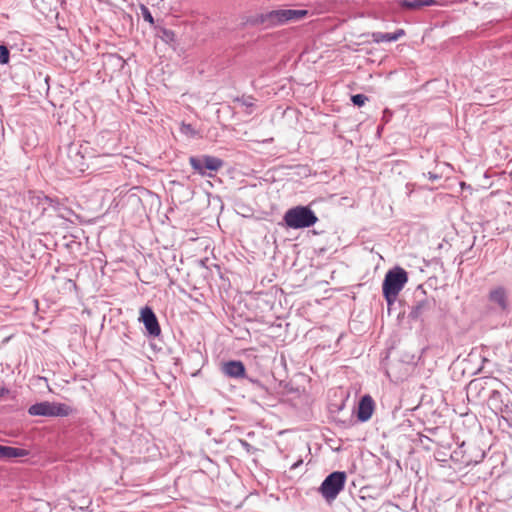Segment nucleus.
Instances as JSON below:
<instances>
[{"label":"nucleus","mask_w":512,"mask_h":512,"mask_svg":"<svg viewBox=\"0 0 512 512\" xmlns=\"http://www.w3.org/2000/svg\"><path fill=\"white\" fill-rule=\"evenodd\" d=\"M407 281L408 274L401 267H394L386 273L382 284V291L389 306L394 304L398 294L404 288Z\"/></svg>","instance_id":"1"},{"label":"nucleus","mask_w":512,"mask_h":512,"mask_svg":"<svg viewBox=\"0 0 512 512\" xmlns=\"http://www.w3.org/2000/svg\"><path fill=\"white\" fill-rule=\"evenodd\" d=\"M283 221L288 228L303 229L309 228L317 223L318 217L309 206H295L288 209Z\"/></svg>","instance_id":"2"},{"label":"nucleus","mask_w":512,"mask_h":512,"mask_svg":"<svg viewBox=\"0 0 512 512\" xmlns=\"http://www.w3.org/2000/svg\"><path fill=\"white\" fill-rule=\"evenodd\" d=\"M488 313L508 315L511 312V303L507 289L502 285L492 287L487 293Z\"/></svg>","instance_id":"3"},{"label":"nucleus","mask_w":512,"mask_h":512,"mask_svg":"<svg viewBox=\"0 0 512 512\" xmlns=\"http://www.w3.org/2000/svg\"><path fill=\"white\" fill-rule=\"evenodd\" d=\"M307 10L279 9L272 10L260 16V22L270 27L280 26L290 21L300 20L306 17Z\"/></svg>","instance_id":"4"},{"label":"nucleus","mask_w":512,"mask_h":512,"mask_svg":"<svg viewBox=\"0 0 512 512\" xmlns=\"http://www.w3.org/2000/svg\"><path fill=\"white\" fill-rule=\"evenodd\" d=\"M347 475L344 471H334L330 473L321 483L319 493L327 501H334L339 493L344 489Z\"/></svg>","instance_id":"5"},{"label":"nucleus","mask_w":512,"mask_h":512,"mask_svg":"<svg viewBox=\"0 0 512 512\" xmlns=\"http://www.w3.org/2000/svg\"><path fill=\"white\" fill-rule=\"evenodd\" d=\"M189 163L192 169L203 177H213V172H217L224 166L221 158L212 155L191 156Z\"/></svg>","instance_id":"6"},{"label":"nucleus","mask_w":512,"mask_h":512,"mask_svg":"<svg viewBox=\"0 0 512 512\" xmlns=\"http://www.w3.org/2000/svg\"><path fill=\"white\" fill-rule=\"evenodd\" d=\"M28 413L31 416L65 417L72 413V408L64 403L42 401L31 405Z\"/></svg>","instance_id":"7"},{"label":"nucleus","mask_w":512,"mask_h":512,"mask_svg":"<svg viewBox=\"0 0 512 512\" xmlns=\"http://www.w3.org/2000/svg\"><path fill=\"white\" fill-rule=\"evenodd\" d=\"M478 459H473L470 454L467 453V450H451L449 453V458H438V462L442 463V466H447L455 471L461 470L464 467L472 464L478 463L485 457V452L482 450Z\"/></svg>","instance_id":"8"},{"label":"nucleus","mask_w":512,"mask_h":512,"mask_svg":"<svg viewBox=\"0 0 512 512\" xmlns=\"http://www.w3.org/2000/svg\"><path fill=\"white\" fill-rule=\"evenodd\" d=\"M424 297L415 301L409 312V318L413 321H420L423 323L437 305L434 297H428L426 292L423 291Z\"/></svg>","instance_id":"9"},{"label":"nucleus","mask_w":512,"mask_h":512,"mask_svg":"<svg viewBox=\"0 0 512 512\" xmlns=\"http://www.w3.org/2000/svg\"><path fill=\"white\" fill-rule=\"evenodd\" d=\"M140 320L143 322L149 336L158 337L160 335L161 328L158 319L150 307L145 306L141 309Z\"/></svg>","instance_id":"10"},{"label":"nucleus","mask_w":512,"mask_h":512,"mask_svg":"<svg viewBox=\"0 0 512 512\" xmlns=\"http://www.w3.org/2000/svg\"><path fill=\"white\" fill-rule=\"evenodd\" d=\"M374 408L375 403L373 398L370 395H364L358 404L357 419L360 422L368 421L373 414Z\"/></svg>","instance_id":"11"},{"label":"nucleus","mask_w":512,"mask_h":512,"mask_svg":"<svg viewBox=\"0 0 512 512\" xmlns=\"http://www.w3.org/2000/svg\"><path fill=\"white\" fill-rule=\"evenodd\" d=\"M31 450H0V462L22 463L28 461Z\"/></svg>","instance_id":"12"},{"label":"nucleus","mask_w":512,"mask_h":512,"mask_svg":"<svg viewBox=\"0 0 512 512\" xmlns=\"http://www.w3.org/2000/svg\"><path fill=\"white\" fill-rule=\"evenodd\" d=\"M31 203L33 205L39 206L41 208L42 213L47 209L52 208L54 210H58L60 203L58 200L50 198L44 195L42 192L34 194L30 197Z\"/></svg>","instance_id":"13"},{"label":"nucleus","mask_w":512,"mask_h":512,"mask_svg":"<svg viewBox=\"0 0 512 512\" xmlns=\"http://www.w3.org/2000/svg\"><path fill=\"white\" fill-rule=\"evenodd\" d=\"M67 158L71 161V164H65L71 172L83 171L84 158L76 147H69Z\"/></svg>","instance_id":"14"},{"label":"nucleus","mask_w":512,"mask_h":512,"mask_svg":"<svg viewBox=\"0 0 512 512\" xmlns=\"http://www.w3.org/2000/svg\"><path fill=\"white\" fill-rule=\"evenodd\" d=\"M225 375L232 378H241L245 376V366L241 361L231 360L223 365Z\"/></svg>","instance_id":"15"},{"label":"nucleus","mask_w":512,"mask_h":512,"mask_svg":"<svg viewBox=\"0 0 512 512\" xmlns=\"http://www.w3.org/2000/svg\"><path fill=\"white\" fill-rule=\"evenodd\" d=\"M404 35H405V31L403 29H398L393 33L373 32L371 37H372L373 42L383 43V42H395Z\"/></svg>","instance_id":"16"},{"label":"nucleus","mask_w":512,"mask_h":512,"mask_svg":"<svg viewBox=\"0 0 512 512\" xmlns=\"http://www.w3.org/2000/svg\"><path fill=\"white\" fill-rule=\"evenodd\" d=\"M436 0H401L399 5L401 8L409 10H418L425 6L436 5Z\"/></svg>","instance_id":"17"},{"label":"nucleus","mask_w":512,"mask_h":512,"mask_svg":"<svg viewBox=\"0 0 512 512\" xmlns=\"http://www.w3.org/2000/svg\"><path fill=\"white\" fill-rule=\"evenodd\" d=\"M504 404L502 394L498 390H492L488 397L489 408L495 411H501V407Z\"/></svg>","instance_id":"18"},{"label":"nucleus","mask_w":512,"mask_h":512,"mask_svg":"<svg viewBox=\"0 0 512 512\" xmlns=\"http://www.w3.org/2000/svg\"><path fill=\"white\" fill-rule=\"evenodd\" d=\"M496 415H501L503 419L509 420L512 417V405L504 403L501 407V411H495Z\"/></svg>","instance_id":"19"},{"label":"nucleus","mask_w":512,"mask_h":512,"mask_svg":"<svg viewBox=\"0 0 512 512\" xmlns=\"http://www.w3.org/2000/svg\"><path fill=\"white\" fill-rule=\"evenodd\" d=\"M140 10H141V14H142V17L145 21H147L148 23H150L151 25H154V18L150 12V10L148 9L147 6H145L144 4H141L140 5Z\"/></svg>","instance_id":"20"},{"label":"nucleus","mask_w":512,"mask_h":512,"mask_svg":"<svg viewBox=\"0 0 512 512\" xmlns=\"http://www.w3.org/2000/svg\"><path fill=\"white\" fill-rule=\"evenodd\" d=\"M351 101L355 106L361 107L368 101V97L364 94H355L352 95Z\"/></svg>","instance_id":"21"},{"label":"nucleus","mask_w":512,"mask_h":512,"mask_svg":"<svg viewBox=\"0 0 512 512\" xmlns=\"http://www.w3.org/2000/svg\"><path fill=\"white\" fill-rule=\"evenodd\" d=\"M10 52L5 45H0V64H7L9 62Z\"/></svg>","instance_id":"22"},{"label":"nucleus","mask_w":512,"mask_h":512,"mask_svg":"<svg viewBox=\"0 0 512 512\" xmlns=\"http://www.w3.org/2000/svg\"><path fill=\"white\" fill-rule=\"evenodd\" d=\"M345 406L344 401H341L340 403H331L329 405V411L331 413H338L340 412Z\"/></svg>","instance_id":"23"},{"label":"nucleus","mask_w":512,"mask_h":512,"mask_svg":"<svg viewBox=\"0 0 512 512\" xmlns=\"http://www.w3.org/2000/svg\"><path fill=\"white\" fill-rule=\"evenodd\" d=\"M252 100H253L252 97H248V98L241 97V98L236 99L237 102L241 103L243 106H246L247 108H251L254 106Z\"/></svg>","instance_id":"24"},{"label":"nucleus","mask_w":512,"mask_h":512,"mask_svg":"<svg viewBox=\"0 0 512 512\" xmlns=\"http://www.w3.org/2000/svg\"><path fill=\"white\" fill-rule=\"evenodd\" d=\"M417 438L423 448H429L430 442H432L429 437L418 434Z\"/></svg>","instance_id":"25"},{"label":"nucleus","mask_w":512,"mask_h":512,"mask_svg":"<svg viewBox=\"0 0 512 512\" xmlns=\"http://www.w3.org/2000/svg\"><path fill=\"white\" fill-rule=\"evenodd\" d=\"M451 450H436V453L434 454V458L436 461H438V458H449V453Z\"/></svg>","instance_id":"26"},{"label":"nucleus","mask_w":512,"mask_h":512,"mask_svg":"<svg viewBox=\"0 0 512 512\" xmlns=\"http://www.w3.org/2000/svg\"><path fill=\"white\" fill-rule=\"evenodd\" d=\"M181 131L184 134H190L192 136L195 135V130L193 129L191 124H183L182 127H181Z\"/></svg>","instance_id":"27"},{"label":"nucleus","mask_w":512,"mask_h":512,"mask_svg":"<svg viewBox=\"0 0 512 512\" xmlns=\"http://www.w3.org/2000/svg\"><path fill=\"white\" fill-rule=\"evenodd\" d=\"M253 383L256 385V387H257L261 392H264V393H267V392H268L267 388H266L263 384H261L259 381L255 380V381H253Z\"/></svg>","instance_id":"28"},{"label":"nucleus","mask_w":512,"mask_h":512,"mask_svg":"<svg viewBox=\"0 0 512 512\" xmlns=\"http://www.w3.org/2000/svg\"><path fill=\"white\" fill-rule=\"evenodd\" d=\"M10 394V390L4 386H0V398Z\"/></svg>","instance_id":"29"},{"label":"nucleus","mask_w":512,"mask_h":512,"mask_svg":"<svg viewBox=\"0 0 512 512\" xmlns=\"http://www.w3.org/2000/svg\"><path fill=\"white\" fill-rule=\"evenodd\" d=\"M480 385H481V383H479V382H477L476 380H474V381H471V382L469 383L468 388H469V390L477 389V388H478V386H480Z\"/></svg>","instance_id":"30"},{"label":"nucleus","mask_w":512,"mask_h":512,"mask_svg":"<svg viewBox=\"0 0 512 512\" xmlns=\"http://www.w3.org/2000/svg\"><path fill=\"white\" fill-rule=\"evenodd\" d=\"M427 176L432 181L438 180L440 178L438 174H435L433 172H428Z\"/></svg>","instance_id":"31"},{"label":"nucleus","mask_w":512,"mask_h":512,"mask_svg":"<svg viewBox=\"0 0 512 512\" xmlns=\"http://www.w3.org/2000/svg\"><path fill=\"white\" fill-rule=\"evenodd\" d=\"M301 464H302V460H299V461H297V462L293 463V464L291 465L290 469H291V470H294V469H296L298 466H300Z\"/></svg>","instance_id":"32"},{"label":"nucleus","mask_w":512,"mask_h":512,"mask_svg":"<svg viewBox=\"0 0 512 512\" xmlns=\"http://www.w3.org/2000/svg\"><path fill=\"white\" fill-rule=\"evenodd\" d=\"M164 34L166 35V37H172L174 35L173 32L170 30H164Z\"/></svg>","instance_id":"33"},{"label":"nucleus","mask_w":512,"mask_h":512,"mask_svg":"<svg viewBox=\"0 0 512 512\" xmlns=\"http://www.w3.org/2000/svg\"><path fill=\"white\" fill-rule=\"evenodd\" d=\"M91 503V501L88 499V498H84L83 499V504L86 505V507H88V505Z\"/></svg>","instance_id":"34"},{"label":"nucleus","mask_w":512,"mask_h":512,"mask_svg":"<svg viewBox=\"0 0 512 512\" xmlns=\"http://www.w3.org/2000/svg\"><path fill=\"white\" fill-rule=\"evenodd\" d=\"M0 448H10L9 446H5V445H1L0 444Z\"/></svg>","instance_id":"35"},{"label":"nucleus","mask_w":512,"mask_h":512,"mask_svg":"<svg viewBox=\"0 0 512 512\" xmlns=\"http://www.w3.org/2000/svg\"><path fill=\"white\" fill-rule=\"evenodd\" d=\"M69 283H71L73 286H75V283L72 280H69Z\"/></svg>","instance_id":"36"}]
</instances>
